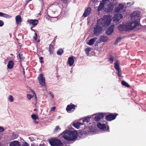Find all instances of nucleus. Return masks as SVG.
<instances>
[{"label":"nucleus","mask_w":146,"mask_h":146,"mask_svg":"<svg viewBox=\"0 0 146 146\" xmlns=\"http://www.w3.org/2000/svg\"><path fill=\"white\" fill-rule=\"evenodd\" d=\"M78 135V132L76 131H67L64 133L63 137L68 141H73L76 140L77 138Z\"/></svg>","instance_id":"1"},{"label":"nucleus","mask_w":146,"mask_h":146,"mask_svg":"<svg viewBox=\"0 0 146 146\" xmlns=\"http://www.w3.org/2000/svg\"><path fill=\"white\" fill-rule=\"evenodd\" d=\"M49 142L51 146H63V144L60 139L53 137L49 140Z\"/></svg>","instance_id":"2"},{"label":"nucleus","mask_w":146,"mask_h":146,"mask_svg":"<svg viewBox=\"0 0 146 146\" xmlns=\"http://www.w3.org/2000/svg\"><path fill=\"white\" fill-rule=\"evenodd\" d=\"M111 17L110 15H105L103 16L102 21L103 23V25L107 27L110 25L111 21Z\"/></svg>","instance_id":"3"},{"label":"nucleus","mask_w":146,"mask_h":146,"mask_svg":"<svg viewBox=\"0 0 146 146\" xmlns=\"http://www.w3.org/2000/svg\"><path fill=\"white\" fill-rule=\"evenodd\" d=\"M118 114L116 113H111L106 115L105 117V119L107 121H111L115 119Z\"/></svg>","instance_id":"4"},{"label":"nucleus","mask_w":146,"mask_h":146,"mask_svg":"<svg viewBox=\"0 0 146 146\" xmlns=\"http://www.w3.org/2000/svg\"><path fill=\"white\" fill-rule=\"evenodd\" d=\"M38 80L40 84L42 86H44L45 84V78L43 74H40L38 77Z\"/></svg>","instance_id":"5"},{"label":"nucleus","mask_w":146,"mask_h":146,"mask_svg":"<svg viewBox=\"0 0 146 146\" xmlns=\"http://www.w3.org/2000/svg\"><path fill=\"white\" fill-rule=\"evenodd\" d=\"M119 30L120 32L128 31V26L127 25H120L118 27Z\"/></svg>","instance_id":"6"},{"label":"nucleus","mask_w":146,"mask_h":146,"mask_svg":"<svg viewBox=\"0 0 146 146\" xmlns=\"http://www.w3.org/2000/svg\"><path fill=\"white\" fill-rule=\"evenodd\" d=\"M102 28L98 25H96L94 28V34L96 35H99L102 31Z\"/></svg>","instance_id":"7"},{"label":"nucleus","mask_w":146,"mask_h":146,"mask_svg":"<svg viewBox=\"0 0 146 146\" xmlns=\"http://www.w3.org/2000/svg\"><path fill=\"white\" fill-rule=\"evenodd\" d=\"M76 107V105H75L72 103H70V104L67 106L66 108V110L67 112L69 113L70 111L72 110H75V107Z\"/></svg>","instance_id":"8"},{"label":"nucleus","mask_w":146,"mask_h":146,"mask_svg":"<svg viewBox=\"0 0 146 146\" xmlns=\"http://www.w3.org/2000/svg\"><path fill=\"white\" fill-rule=\"evenodd\" d=\"M138 25V23L137 22H136V21L132 22L127 25L128 26L129 31L135 28Z\"/></svg>","instance_id":"9"},{"label":"nucleus","mask_w":146,"mask_h":146,"mask_svg":"<svg viewBox=\"0 0 146 146\" xmlns=\"http://www.w3.org/2000/svg\"><path fill=\"white\" fill-rule=\"evenodd\" d=\"M131 16L132 19H133L135 20H137L139 19V13L137 11H134L131 14Z\"/></svg>","instance_id":"10"},{"label":"nucleus","mask_w":146,"mask_h":146,"mask_svg":"<svg viewBox=\"0 0 146 146\" xmlns=\"http://www.w3.org/2000/svg\"><path fill=\"white\" fill-rule=\"evenodd\" d=\"M106 3V0H102L98 7V11H99L102 10Z\"/></svg>","instance_id":"11"},{"label":"nucleus","mask_w":146,"mask_h":146,"mask_svg":"<svg viewBox=\"0 0 146 146\" xmlns=\"http://www.w3.org/2000/svg\"><path fill=\"white\" fill-rule=\"evenodd\" d=\"M106 3V0H102L98 7V11H99L102 10Z\"/></svg>","instance_id":"12"},{"label":"nucleus","mask_w":146,"mask_h":146,"mask_svg":"<svg viewBox=\"0 0 146 146\" xmlns=\"http://www.w3.org/2000/svg\"><path fill=\"white\" fill-rule=\"evenodd\" d=\"M113 8V5L112 3H110L108 5L106 9V10L107 12L110 13L112 11Z\"/></svg>","instance_id":"13"},{"label":"nucleus","mask_w":146,"mask_h":146,"mask_svg":"<svg viewBox=\"0 0 146 146\" xmlns=\"http://www.w3.org/2000/svg\"><path fill=\"white\" fill-rule=\"evenodd\" d=\"M114 25H112L106 31V33L108 35H110L113 33V31Z\"/></svg>","instance_id":"14"},{"label":"nucleus","mask_w":146,"mask_h":146,"mask_svg":"<svg viewBox=\"0 0 146 146\" xmlns=\"http://www.w3.org/2000/svg\"><path fill=\"white\" fill-rule=\"evenodd\" d=\"M97 127L100 129L103 130H107L109 129V127H108L106 129V125L105 124H102L100 123H98L97 125Z\"/></svg>","instance_id":"15"},{"label":"nucleus","mask_w":146,"mask_h":146,"mask_svg":"<svg viewBox=\"0 0 146 146\" xmlns=\"http://www.w3.org/2000/svg\"><path fill=\"white\" fill-rule=\"evenodd\" d=\"M27 22L30 24L34 26H35L37 25L38 22V21L36 19H31L28 20Z\"/></svg>","instance_id":"16"},{"label":"nucleus","mask_w":146,"mask_h":146,"mask_svg":"<svg viewBox=\"0 0 146 146\" xmlns=\"http://www.w3.org/2000/svg\"><path fill=\"white\" fill-rule=\"evenodd\" d=\"M91 12V8L90 7H88L85 10L83 14V16L84 17H86L89 15Z\"/></svg>","instance_id":"17"},{"label":"nucleus","mask_w":146,"mask_h":146,"mask_svg":"<svg viewBox=\"0 0 146 146\" xmlns=\"http://www.w3.org/2000/svg\"><path fill=\"white\" fill-rule=\"evenodd\" d=\"M108 39V38L107 36H102L98 40L99 41V42H98L100 43L102 42H105Z\"/></svg>","instance_id":"18"},{"label":"nucleus","mask_w":146,"mask_h":146,"mask_svg":"<svg viewBox=\"0 0 146 146\" xmlns=\"http://www.w3.org/2000/svg\"><path fill=\"white\" fill-rule=\"evenodd\" d=\"M10 146H21L19 142L17 141H14L9 144Z\"/></svg>","instance_id":"19"},{"label":"nucleus","mask_w":146,"mask_h":146,"mask_svg":"<svg viewBox=\"0 0 146 146\" xmlns=\"http://www.w3.org/2000/svg\"><path fill=\"white\" fill-rule=\"evenodd\" d=\"M74 59L73 57L71 56L68 59V64L70 66H72L74 63Z\"/></svg>","instance_id":"20"},{"label":"nucleus","mask_w":146,"mask_h":146,"mask_svg":"<svg viewBox=\"0 0 146 146\" xmlns=\"http://www.w3.org/2000/svg\"><path fill=\"white\" fill-rule=\"evenodd\" d=\"M124 6L122 4H119L118 5V6L117 7L115 11L116 12H119L121 10H122L124 8Z\"/></svg>","instance_id":"21"},{"label":"nucleus","mask_w":146,"mask_h":146,"mask_svg":"<svg viewBox=\"0 0 146 146\" xmlns=\"http://www.w3.org/2000/svg\"><path fill=\"white\" fill-rule=\"evenodd\" d=\"M16 21L17 24H18L22 21L21 17L19 15H18L16 17Z\"/></svg>","instance_id":"22"},{"label":"nucleus","mask_w":146,"mask_h":146,"mask_svg":"<svg viewBox=\"0 0 146 146\" xmlns=\"http://www.w3.org/2000/svg\"><path fill=\"white\" fill-rule=\"evenodd\" d=\"M14 65V63L13 60L9 61L7 65L8 68L9 69H11L13 68Z\"/></svg>","instance_id":"23"},{"label":"nucleus","mask_w":146,"mask_h":146,"mask_svg":"<svg viewBox=\"0 0 146 146\" xmlns=\"http://www.w3.org/2000/svg\"><path fill=\"white\" fill-rule=\"evenodd\" d=\"M97 39V38L96 37H94L93 38L91 39L89 41V42L87 43V44L89 45H92L95 40Z\"/></svg>","instance_id":"24"},{"label":"nucleus","mask_w":146,"mask_h":146,"mask_svg":"<svg viewBox=\"0 0 146 146\" xmlns=\"http://www.w3.org/2000/svg\"><path fill=\"white\" fill-rule=\"evenodd\" d=\"M0 17H3L6 18H10L11 17L9 15L5 13L0 12Z\"/></svg>","instance_id":"25"},{"label":"nucleus","mask_w":146,"mask_h":146,"mask_svg":"<svg viewBox=\"0 0 146 146\" xmlns=\"http://www.w3.org/2000/svg\"><path fill=\"white\" fill-rule=\"evenodd\" d=\"M49 50L50 54H52L54 51V47L52 44H50L49 47Z\"/></svg>","instance_id":"26"},{"label":"nucleus","mask_w":146,"mask_h":146,"mask_svg":"<svg viewBox=\"0 0 146 146\" xmlns=\"http://www.w3.org/2000/svg\"><path fill=\"white\" fill-rule=\"evenodd\" d=\"M82 124L79 122H76L74 123L73 124V125L77 129H78L80 126L81 125H82Z\"/></svg>","instance_id":"27"},{"label":"nucleus","mask_w":146,"mask_h":146,"mask_svg":"<svg viewBox=\"0 0 146 146\" xmlns=\"http://www.w3.org/2000/svg\"><path fill=\"white\" fill-rule=\"evenodd\" d=\"M114 17L116 20H117L118 21L121 18V15L119 14L115 15L114 16Z\"/></svg>","instance_id":"28"},{"label":"nucleus","mask_w":146,"mask_h":146,"mask_svg":"<svg viewBox=\"0 0 146 146\" xmlns=\"http://www.w3.org/2000/svg\"><path fill=\"white\" fill-rule=\"evenodd\" d=\"M19 56L20 61L23 60L25 59V57L23 56V52H20L19 53Z\"/></svg>","instance_id":"29"},{"label":"nucleus","mask_w":146,"mask_h":146,"mask_svg":"<svg viewBox=\"0 0 146 146\" xmlns=\"http://www.w3.org/2000/svg\"><path fill=\"white\" fill-rule=\"evenodd\" d=\"M64 53V51L62 49H60L57 52V54L58 55H61Z\"/></svg>","instance_id":"30"},{"label":"nucleus","mask_w":146,"mask_h":146,"mask_svg":"<svg viewBox=\"0 0 146 146\" xmlns=\"http://www.w3.org/2000/svg\"><path fill=\"white\" fill-rule=\"evenodd\" d=\"M119 64L118 63V62L117 61L116 62L114 65V68L116 70H118L119 69H120L119 68Z\"/></svg>","instance_id":"31"},{"label":"nucleus","mask_w":146,"mask_h":146,"mask_svg":"<svg viewBox=\"0 0 146 146\" xmlns=\"http://www.w3.org/2000/svg\"><path fill=\"white\" fill-rule=\"evenodd\" d=\"M90 120V118L89 117H86L85 118L83 119V122H86L88 123L89 122Z\"/></svg>","instance_id":"32"},{"label":"nucleus","mask_w":146,"mask_h":146,"mask_svg":"<svg viewBox=\"0 0 146 146\" xmlns=\"http://www.w3.org/2000/svg\"><path fill=\"white\" fill-rule=\"evenodd\" d=\"M121 84H122V85L125 86V87H129V85L126 82L124 81H122Z\"/></svg>","instance_id":"33"},{"label":"nucleus","mask_w":146,"mask_h":146,"mask_svg":"<svg viewBox=\"0 0 146 146\" xmlns=\"http://www.w3.org/2000/svg\"><path fill=\"white\" fill-rule=\"evenodd\" d=\"M121 39V37H119L117 38L114 44L115 45H116L117 44V43L119 42L120 40Z\"/></svg>","instance_id":"34"},{"label":"nucleus","mask_w":146,"mask_h":146,"mask_svg":"<svg viewBox=\"0 0 146 146\" xmlns=\"http://www.w3.org/2000/svg\"><path fill=\"white\" fill-rule=\"evenodd\" d=\"M117 74L119 77H121L122 75V72L120 69L117 70Z\"/></svg>","instance_id":"35"},{"label":"nucleus","mask_w":146,"mask_h":146,"mask_svg":"<svg viewBox=\"0 0 146 146\" xmlns=\"http://www.w3.org/2000/svg\"><path fill=\"white\" fill-rule=\"evenodd\" d=\"M100 119H100V116H99L98 115L95 116L94 117V120L96 121H99Z\"/></svg>","instance_id":"36"},{"label":"nucleus","mask_w":146,"mask_h":146,"mask_svg":"<svg viewBox=\"0 0 146 146\" xmlns=\"http://www.w3.org/2000/svg\"><path fill=\"white\" fill-rule=\"evenodd\" d=\"M31 117L34 120H36L37 119H38V116L35 114H33L31 115Z\"/></svg>","instance_id":"37"},{"label":"nucleus","mask_w":146,"mask_h":146,"mask_svg":"<svg viewBox=\"0 0 146 146\" xmlns=\"http://www.w3.org/2000/svg\"><path fill=\"white\" fill-rule=\"evenodd\" d=\"M91 50V49L90 48H88L85 49V51L86 52V53L88 54L89 52Z\"/></svg>","instance_id":"38"},{"label":"nucleus","mask_w":146,"mask_h":146,"mask_svg":"<svg viewBox=\"0 0 146 146\" xmlns=\"http://www.w3.org/2000/svg\"><path fill=\"white\" fill-rule=\"evenodd\" d=\"M8 99L11 102L13 101V96L11 95H10L9 96Z\"/></svg>","instance_id":"39"},{"label":"nucleus","mask_w":146,"mask_h":146,"mask_svg":"<svg viewBox=\"0 0 146 146\" xmlns=\"http://www.w3.org/2000/svg\"><path fill=\"white\" fill-rule=\"evenodd\" d=\"M104 114L103 113H100L98 114L99 116L100 117V119H103L104 117Z\"/></svg>","instance_id":"40"},{"label":"nucleus","mask_w":146,"mask_h":146,"mask_svg":"<svg viewBox=\"0 0 146 146\" xmlns=\"http://www.w3.org/2000/svg\"><path fill=\"white\" fill-rule=\"evenodd\" d=\"M113 57L111 56V57L109 58V61L111 63H112L113 61Z\"/></svg>","instance_id":"41"},{"label":"nucleus","mask_w":146,"mask_h":146,"mask_svg":"<svg viewBox=\"0 0 146 146\" xmlns=\"http://www.w3.org/2000/svg\"><path fill=\"white\" fill-rule=\"evenodd\" d=\"M12 137L14 139H16L18 137V135L16 134H13L12 136Z\"/></svg>","instance_id":"42"},{"label":"nucleus","mask_w":146,"mask_h":146,"mask_svg":"<svg viewBox=\"0 0 146 146\" xmlns=\"http://www.w3.org/2000/svg\"><path fill=\"white\" fill-rule=\"evenodd\" d=\"M27 97L28 99L30 100L33 97V96L31 94H28L27 95Z\"/></svg>","instance_id":"43"},{"label":"nucleus","mask_w":146,"mask_h":146,"mask_svg":"<svg viewBox=\"0 0 146 146\" xmlns=\"http://www.w3.org/2000/svg\"><path fill=\"white\" fill-rule=\"evenodd\" d=\"M61 129V128H60L59 126H57L54 129V130L55 131H60Z\"/></svg>","instance_id":"44"},{"label":"nucleus","mask_w":146,"mask_h":146,"mask_svg":"<svg viewBox=\"0 0 146 146\" xmlns=\"http://www.w3.org/2000/svg\"><path fill=\"white\" fill-rule=\"evenodd\" d=\"M22 146H29V145L27 142H25L23 143Z\"/></svg>","instance_id":"45"},{"label":"nucleus","mask_w":146,"mask_h":146,"mask_svg":"<svg viewBox=\"0 0 146 146\" xmlns=\"http://www.w3.org/2000/svg\"><path fill=\"white\" fill-rule=\"evenodd\" d=\"M68 0H60V1L62 3H63L64 4H66L67 3Z\"/></svg>","instance_id":"46"},{"label":"nucleus","mask_w":146,"mask_h":146,"mask_svg":"<svg viewBox=\"0 0 146 146\" xmlns=\"http://www.w3.org/2000/svg\"><path fill=\"white\" fill-rule=\"evenodd\" d=\"M37 34L36 33H35V36L33 37V38L36 41L37 40Z\"/></svg>","instance_id":"47"},{"label":"nucleus","mask_w":146,"mask_h":146,"mask_svg":"<svg viewBox=\"0 0 146 146\" xmlns=\"http://www.w3.org/2000/svg\"><path fill=\"white\" fill-rule=\"evenodd\" d=\"M4 22L0 20V27H2L4 25Z\"/></svg>","instance_id":"48"},{"label":"nucleus","mask_w":146,"mask_h":146,"mask_svg":"<svg viewBox=\"0 0 146 146\" xmlns=\"http://www.w3.org/2000/svg\"><path fill=\"white\" fill-rule=\"evenodd\" d=\"M4 131V128L3 127L0 126V132H3Z\"/></svg>","instance_id":"49"},{"label":"nucleus","mask_w":146,"mask_h":146,"mask_svg":"<svg viewBox=\"0 0 146 146\" xmlns=\"http://www.w3.org/2000/svg\"><path fill=\"white\" fill-rule=\"evenodd\" d=\"M56 109V107H53L51 108V111H54Z\"/></svg>","instance_id":"50"},{"label":"nucleus","mask_w":146,"mask_h":146,"mask_svg":"<svg viewBox=\"0 0 146 146\" xmlns=\"http://www.w3.org/2000/svg\"><path fill=\"white\" fill-rule=\"evenodd\" d=\"M50 18V17L49 16V15H48L47 16H46V18L48 20H49Z\"/></svg>","instance_id":"51"},{"label":"nucleus","mask_w":146,"mask_h":146,"mask_svg":"<svg viewBox=\"0 0 146 146\" xmlns=\"http://www.w3.org/2000/svg\"><path fill=\"white\" fill-rule=\"evenodd\" d=\"M40 62L42 63V62H43V61L42 60L43 59V58L42 57H40Z\"/></svg>","instance_id":"52"},{"label":"nucleus","mask_w":146,"mask_h":146,"mask_svg":"<svg viewBox=\"0 0 146 146\" xmlns=\"http://www.w3.org/2000/svg\"><path fill=\"white\" fill-rule=\"evenodd\" d=\"M55 40H53L51 44H52L53 45V46H54L55 44Z\"/></svg>","instance_id":"53"},{"label":"nucleus","mask_w":146,"mask_h":146,"mask_svg":"<svg viewBox=\"0 0 146 146\" xmlns=\"http://www.w3.org/2000/svg\"><path fill=\"white\" fill-rule=\"evenodd\" d=\"M29 1V0H27L26 2V3L25 5H27L29 3V1Z\"/></svg>","instance_id":"54"},{"label":"nucleus","mask_w":146,"mask_h":146,"mask_svg":"<svg viewBox=\"0 0 146 146\" xmlns=\"http://www.w3.org/2000/svg\"><path fill=\"white\" fill-rule=\"evenodd\" d=\"M50 94L51 95V96H52V98H53L54 97V95L53 94H52V92H50Z\"/></svg>","instance_id":"55"},{"label":"nucleus","mask_w":146,"mask_h":146,"mask_svg":"<svg viewBox=\"0 0 146 146\" xmlns=\"http://www.w3.org/2000/svg\"><path fill=\"white\" fill-rule=\"evenodd\" d=\"M34 122H35V123L36 124H38V121H36V120H34Z\"/></svg>","instance_id":"56"},{"label":"nucleus","mask_w":146,"mask_h":146,"mask_svg":"<svg viewBox=\"0 0 146 146\" xmlns=\"http://www.w3.org/2000/svg\"><path fill=\"white\" fill-rule=\"evenodd\" d=\"M39 146H45V145L44 144H43L42 145L40 144Z\"/></svg>","instance_id":"57"},{"label":"nucleus","mask_w":146,"mask_h":146,"mask_svg":"<svg viewBox=\"0 0 146 146\" xmlns=\"http://www.w3.org/2000/svg\"><path fill=\"white\" fill-rule=\"evenodd\" d=\"M23 74L24 75H25V71H24V68H23Z\"/></svg>","instance_id":"58"},{"label":"nucleus","mask_w":146,"mask_h":146,"mask_svg":"<svg viewBox=\"0 0 146 146\" xmlns=\"http://www.w3.org/2000/svg\"><path fill=\"white\" fill-rule=\"evenodd\" d=\"M39 1H40L42 3H44V2H43V0H39Z\"/></svg>","instance_id":"59"},{"label":"nucleus","mask_w":146,"mask_h":146,"mask_svg":"<svg viewBox=\"0 0 146 146\" xmlns=\"http://www.w3.org/2000/svg\"><path fill=\"white\" fill-rule=\"evenodd\" d=\"M112 0H106V3H107V1H112Z\"/></svg>","instance_id":"60"},{"label":"nucleus","mask_w":146,"mask_h":146,"mask_svg":"<svg viewBox=\"0 0 146 146\" xmlns=\"http://www.w3.org/2000/svg\"><path fill=\"white\" fill-rule=\"evenodd\" d=\"M95 46H97L98 45V43H96L95 44Z\"/></svg>","instance_id":"61"},{"label":"nucleus","mask_w":146,"mask_h":146,"mask_svg":"<svg viewBox=\"0 0 146 146\" xmlns=\"http://www.w3.org/2000/svg\"><path fill=\"white\" fill-rule=\"evenodd\" d=\"M40 40L39 39L38 40H37V41L38 42H40Z\"/></svg>","instance_id":"62"},{"label":"nucleus","mask_w":146,"mask_h":146,"mask_svg":"<svg viewBox=\"0 0 146 146\" xmlns=\"http://www.w3.org/2000/svg\"><path fill=\"white\" fill-rule=\"evenodd\" d=\"M38 15H41V13H40H40L38 14Z\"/></svg>","instance_id":"63"},{"label":"nucleus","mask_w":146,"mask_h":146,"mask_svg":"<svg viewBox=\"0 0 146 146\" xmlns=\"http://www.w3.org/2000/svg\"><path fill=\"white\" fill-rule=\"evenodd\" d=\"M36 110V109H34V111Z\"/></svg>","instance_id":"64"}]
</instances>
